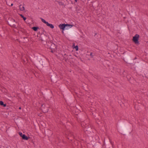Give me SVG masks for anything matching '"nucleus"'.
<instances>
[{
    "instance_id": "obj_1",
    "label": "nucleus",
    "mask_w": 148,
    "mask_h": 148,
    "mask_svg": "<svg viewBox=\"0 0 148 148\" xmlns=\"http://www.w3.org/2000/svg\"><path fill=\"white\" fill-rule=\"evenodd\" d=\"M120 126L121 129L124 133V135L127 134L129 133H130L132 131V129L131 127L127 124L121 123L120 124Z\"/></svg>"
},
{
    "instance_id": "obj_2",
    "label": "nucleus",
    "mask_w": 148,
    "mask_h": 148,
    "mask_svg": "<svg viewBox=\"0 0 148 148\" xmlns=\"http://www.w3.org/2000/svg\"><path fill=\"white\" fill-rule=\"evenodd\" d=\"M45 62L44 59L42 58H39L37 59L36 62V65L38 69H40L45 65Z\"/></svg>"
},
{
    "instance_id": "obj_3",
    "label": "nucleus",
    "mask_w": 148,
    "mask_h": 148,
    "mask_svg": "<svg viewBox=\"0 0 148 148\" xmlns=\"http://www.w3.org/2000/svg\"><path fill=\"white\" fill-rule=\"evenodd\" d=\"M42 31L43 32H42L40 37L39 38V40L41 41H46L47 38H48L47 36L45 34L46 33L43 28H42Z\"/></svg>"
},
{
    "instance_id": "obj_4",
    "label": "nucleus",
    "mask_w": 148,
    "mask_h": 148,
    "mask_svg": "<svg viewBox=\"0 0 148 148\" xmlns=\"http://www.w3.org/2000/svg\"><path fill=\"white\" fill-rule=\"evenodd\" d=\"M8 20V22L9 25L12 27L16 28L17 27L15 24V23H17V22L15 21V20L12 18H9Z\"/></svg>"
},
{
    "instance_id": "obj_5",
    "label": "nucleus",
    "mask_w": 148,
    "mask_h": 148,
    "mask_svg": "<svg viewBox=\"0 0 148 148\" xmlns=\"http://www.w3.org/2000/svg\"><path fill=\"white\" fill-rule=\"evenodd\" d=\"M49 106L47 103H44L41 105V110L44 113H46L49 110Z\"/></svg>"
},
{
    "instance_id": "obj_6",
    "label": "nucleus",
    "mask_w": 148,
    "mask_h": 148,
    "mask_svg": "<svg viewBox=\"0 0 148 148\" xmlns=\"http://www.w3.org/2000/svg\"><path fill=\"white\" fill-rule=\"evenodd\" d=\"M47 45L48 48L50 49H56V45L53 42L52 40L48 41Z\"/></svg>"
},
{
    "instance_id": "obj_7",
    "label": "nucleus",
    "mask_w": 148,
    "mask_h": 148,
    "mask_svg": "<svg viewBox=\"0 0 148 148\" xmlns=\"http://www.w3.org/2000/svg\"><path fill=\"white\" fill-rule=\"evenodd\" d=\"M104 143L103 144V145H105V147H108V148H112L113 146V143L112 142L110 139L109 140H106V142L105 139L104 140Z\"/></svg>"
},
{
    "instance_id": "obj_8",
    "label": "nucleus",
    "mask_w": 148,
    "mask_h": 148,
    "mask_svg": "<svg viewBox=\"0 0 148 148\" xmlns=\"http://www.w3.org/2000/svg\"><path fill=\"white\" fill-rule=\"evenodd\" d=\"M139 35L138 34H136L133 37L132 41L136 45H138L140 44L139 41Z\"/></svg>"
},
{
    "instance_id": "obj_9",
    "label": "nucleus",
    "mask_w": 148,
    "mask_h": 148,
    "mask_svg": "<svg viewBox=\"0 0 148 148\" xmlns=\"http://www.w3.org/2000/svg\"><path fill=\"white\" fill-rule=\"evenodd\" d=\"M124 57L125 60L124 59V60L125 62L130 64H132L133 61L131 60L130 57L129 56L126 55Z\"/></svg>"
},
{
    "instance_id": "obj_10",
    "label": "nucleus",
    "mask_w": 148,
    "mask_h": 148,
    "mask_svg": "<svg viewBox=\"0 0 148 148\" xmlns=\"http://www.w3.org/2000/svg\"><path fill=\"white\" fill-rule=\"evenodd\" d=\"M68 33L69 34L72 36H75L76 34L74 30L72 29H69L68 31Z\"/></svg>"
},
{
    "instance_id": "obj_11",
    "label": "nucleus",
    "mask_w": 148,
    "mask_h": 148,
    "mask_svg": "<svg viewBox=\"0 0 148 148\" xmlns=\"http://www.w3.org/2000/svg\"><path fill=\"white\" fill-rule=\"evenodd\" d=\"M14 130L13 129L12 127H8L6 131V132L10 134H13Z\"/></svg>"
},
{
    "instance_id": "obj_12",
    "label": "nucleus",
    "mask_w": 148,
    "mask_h": 148,
    "mask_svg": "<svg viewBox=\"0 0 148 148\" xmlns=\"http://www.w3.org/2000/svg\"><path fill=\"white\" fill-rule=\"evenodd\" d=\"M58 78V77L57 75L55 74L53 75L51 78V82L54 83H56L57 82Z\"/></svg>"
},
{
    "instance_id": "obj_13",
    "label": "nucleus",
    "mask_w": 148,
    "mask_h": 148,
    "mask_svg": "<svg viewBox=\"0 0 148 148\" xmlns=\"http://www.w3.org/2000/svg\"><path fill=\"white\" fill-rule=\"evenodd\" d=\"M58 27L61 30H64L66 27V24L65 23L60 24L59 25Z\"/></svg>"
},
{
    "instance_id": "obj_14",
    "label": "nucleus",
    "mask_w": 148,
    "mask_h": 148,
    "mask_svg": "<svg viewBox=\"0 0 148 148\" xmlns=\"http://www.w3.org/2000/svg\"><path fill=\"white\" fill-rule=\"evenodd\" d=\"M46 133L48 136H51L52 134L51 130H47L46 131Z\"/></svg>"
},
{
    "instance_id": "obj_15",
    "label": "nucleus",
    "mask_w": 148,
    "mask_h": 148,
    "mask_svg": "<svg viewBox=\"0 0 148 148\" xmlns=\"http://www.w3.org/2000/svg\"><path fill=\"white\" fill-rule=\"evenodd\" d=\"M22 31V32L25 35L27 36H29V33H28L25 29L23 30Z\"/></svg>"
},
{
    "instance_id": "obj_16",
    "label": "nucleus",
    "mask_w": 148,
    "mask_h": 148,
    "mask_svg": "<svg viewBox=\"0 0 148 148\" xmlns=\"http://www.w3.org/2000/svg\"><path fill=\"white\" fill-rule=\"evenodd\" d=\"M136 66L138 68H140L142 66V63L140 62H138L136 64Z\"/></svg>"
},
{
    "instance_id": "obj_17",
    "label": "nucleus",
    "mask_w": 148,
    "mask_h": 148,
    "mask_svg": "<svg viewBox=\"0 0 148 148\" xmlns=\"http://www.w3.org/2000/svg\"><path fill=\"white\" fill-rule=\"evenodd\" d=\"M22 139L24 140H27L29 138V136H27L25 135V134H24L23 136L21 137Z\"/></svg>"
},
{
    "instance_id": "obj_18",
    "label": "nucleus",
    "mask_w": 148,
    "mask_h": 148,
    "mask_svg": "<svg viewBox=\"0 0 148 148\" xmlns=\"http://www.w3.org/2000/svg\"><path fill=\"white\" fill-rule=\"evenodd\" d=\"M91 129V128L90 127H89L88 125H87L86 126H85V128H84V130L85 131H89V130Z\"/></svg>"
},
{
    "instance_id": "obj_19",
    "label": "nucleus",
    "mask_w": 148,
    "mask_h": 148,
    "mask_svg": "<svg viewBox=\"0 0 148 148\" xmlns=\"http://www.w3.org/2000/svg\"><path fill=\"white\" fill-rule=\"evenodd\" d=\"M45 97L47 99H49L51 97V95L49 93L47 92L45 93Z\"/></svg>"
},
{
    "instance_id": "obj_20",
    "label": "nucleus",
    "mask_w": 148,
    "mask_h": 148,
    "mask_svg": "<svg viewBox=\"0 0 148 148\" xmlns=\"http://www.w3.org/2000/svg\"><path fill=\"white\" fill-rule=\"evenodd\" d=\"M0 105L4 107H5L6 106V104L4 103L3 102L1 101H0Z\"/></svg>"
},
{
    "instance_id": "obj_21",
    "label": "nucleus",
    "mask_w": 148,
    "mask_h": 148,
    "mask_svg": "<svg viewBox=\"0 0 148 148\" xmlns=\"http://www.w3.org/2000/svg\"><path fill=\"white\" fill-rule=\"evenodd\" d=\"M47 26L49 27L51 29H53L54 28V25L53 24H51L49 23H48L47 24Z\"/></svg>"
},
{
    "instance_id": "obj_22",
    "label": "nucleus",
    "mask_w": 148,
    "mask_h": 148,
    "mask_svg": "<svg viewBox=\"0 0 148 148\" xmlns=\"http://www.w3.org/2000/svg\"><path fill=\"white\" fill-rule=\"evenodd\" d=\"M32 29H33L35 31H37L38 29H39V27H38L36 26V27H33L32 28Z\"/></svg>"
},
{
    "instance_id": "obj_23",
    "label": "nucleus",
    "mask_w": 148,
    "mask_h": 148,
    "mask_svg": "<svg viewBox=\"0 0 148 148\" xmlns=\"http://www.w3.org/2000/svg\"><path fill=\"white\" fill-rule=\"evenodd\" d=\"M56 1L58 3L59 5L63 6L64 7L65 6V5L62 2H60L57 1Z\"/></svg>"
},
{
    "instance_id": "obj_24",
    "label": "nucleus",
    "mask_w": 148,
    "mask_h": 148,
    "mask_svg": "<svg viewBox=\"0 0 148 148\" xmlns=\"http://www.w3.org/2000/svg\"><path fill=\"white\" fill-rule=\"evenodd\" d=\"M19 8L20 10L23 11L25 10V7L23 6H22V5H19Z\"/></svg>"
},
{
    "instance_id": "obj_25",
    "label": "nucleus",
    "mask_w": 148,
    "mask_h": 148,
    "mask_svg": "<svg viewBox=\"0 0 148 148\" xmlns=\"http://www.w3.org/2000/svg\"><path fill=\"white\" fill-rule=\"evenodd\" d=\"M74 46L73 48L74 49H75L76 51H77L78 50V47L77 45H76V46H75V43H74L73 44V47Z\"/></svg>"
},
{
    "instance_id": "obj_26",
    "label": "nucleus",
    "mask_w": 148,
    "mask_h": 148,
    "mask_svg": "<svg viewBox=\"0 0 148 148\" xmlns=\"http://www.w3.org/2000/svg\"><path fill=\"white\" fill-rule=\"evenodd\" d=\"M40 19L41 20V21L42 22L46 24V25L47 24L48 22H47L45 19H43L42 18H40Z\"/></svg>"
},
{
    "instance_id": "obj_27",
    "label": "nucleus",
    "mask_w": 148,
    "mask_h": 148,
    "mask_svg": "<svg viewBox=\"0 0 148 148\" xmlns=\"http://www.w3.org/2000/svg\"><path fill=\"white\" fill-rule=\"evenodd\" d=\"M63 59V60H65L66 62H68L69 61L68 57L67 56L64 57Z\"/></svg>"
},
{
    "instance_id": "obj_28",
    "label": "nucleus",
    "mask_w": 148,
    "mask_h": 148,
    "mask_svg": "<svg viewBox=\"0 0 148 148\" xmlns=\"http://www.w3.org/2000/svg\"><path fill=\"white\" fill-rule=\"evenodd\" d=\"M66 27H70V28H71L73 26V25H71L70 24H66Z\"/></svg>"
},
{
    "instance_id": "obj_29",
    "label": "nucleus",
    "mask_w": 148,
    "mask_h": 148,
    "mask_svg": "<svg viewBox=\"0 0 148 148\" xmlns=\"http://www.w3.org/2000/svg\"><path fill=\"white\" fill-rule=\"evenodd\" d=\"M20 16L21 17L23 18V19L24 21H25L26 19V17L24 16L22 14H20Z\"/></svg>"
},
{
    "instance_id": "obj_30",
    "label": "nucleus",
    "mask_w": 148,
    "mask_h": 148,
    "mask_svg": "<svg viewBox=\"0 0 148 148\" xmlns=\"http://www.w3.org/2000/svg\"><path fill=\"white\" fill-rule=\"evenodd\" d=\"M77 13H79L81 14V13H82V12L81 11V10L80 9H79L77 11Z\"/></svg>"
},
{
    "instance_id": "obj_31",
    "label": "nucleus",
    "mask_w": 148,
    "mask_h": 148,
    "mask_svg": "<svg viewBox=\"0 0 148 148\" xmlns=\"http://www.w3.org/2000/svg\"><path fill=\"white\" fill-rule=\"evenodd\" d=\"M19 134L21 137L23 136L24 134H23V133L21 132H19Z\"/></svg>"
},
{
    "instance_id": "obj_32",
    "label": "nucleus",
    "mask_w": 148,
    "mask_h": 148,
    "mask_svg": "<svg viewBox=\"0 0 148 148\" xmlns=\"http://www.w3.org/2000/svg\"><path fill=\"white\" fill-rule=\"evenodd\" d=\"M19 28H20V31H21V32H22V31H23V30L25 29H24L23 28H22L21 27H19Z\"/></svg>"
},
{
    "instance_id": "obj_33",
    "label": "nucleus",
    "mask_w": 148,
    "mask_h": 148,
    "mask_svg": "<svg viewBox=\"0 0 148 148\" xmlns=\"http://www.w3.org/2000/svg\"><path fill=\"white\" fill-rule=\"evenodd\" d=\"M51 49V53H54V52L55 51V50H56V49Z\"/></svg>"
},
{
    "instance_id": "obj_34",
    "label": "nucleus",
    "mask_w": 148,
    "mask_h": 148,
    "mask_svg": "<svg viewBox=\"0 0 148 148\" xmlns=\"http://www.w3.org/2000/svg\"><path fill=\"white\" fill-rule=\"evenodd\" d=\"M93 53L92 52H91L90 53V56H91V57L92 58H93Z\"/></svg>"
},
{
    "instance_id": "obj_35",
    "label": "nucleus",
    "mask_w": 148,
    "mask_h": 148,
    "mask_svg": "<svg viewBox=\"0 0 148 148\" xmlns=\"http://www.w3.org/2000/svg\"><path fill=\"white\" fill-rule=\"evenodd\" d=\"M127 79H128V81H129L130 82V83H131V82H130V79H131V77H130L129 78H128V77H127Z\"/></svg>"
},
{
    "instance_id": "obj_36",
    "label": "nucleus",
    "mask_w": 148,
    "mask_h": 148,
    "mask_svg": "<svg viewBox=\"0 0 148 148\" xmlns=\"http://www.w3.org/2000/svg\"><path fill=\"white\" fill-rule=\"evenodd\" d=\"M78 7H75L76 11H77L79 9Z\"/></svg>"
},
{
    "instance_id": "obj_37",
    "label": "nucleus",
    "mask_w": 148,
    "mask_h": 148,
    "mask_svg": "<svg viewBox=\"0 0 148 148\" xmlns=\"http://www.w3.org/2000/svg\"><path fill=\"white\" fill-rule=\"evenodd\" d=\"M2 47V44H0V49H1Z\"/></svg>"
},
{
    "instance_id": "obj_38",
    "label": "nucleus",
    "mask_w": 148,
    "mask_h": 148,
    "mask_svg": "<svg viewBox=\"0 0 148 148\" xmlns=\"http://www.w3.org/2000/svg\"><path fill=\"white\" fill-rule=\"evenodd\" d=\"M0 148H5L4 147L2 146H0Z\"/></svg>"
},
{
    "instance_id": "obj_39",
    "label": "nucleus",
    "mask_w": 148,
    "mask_h": 148,
    "mask_svg": "<svg viewBox=\"0 0 148 148\" xmlns=\"http://www.w3.org/2000/svg\"><path fill=\"white\" fill-rule=\"evenodd\" d=\"M126 29V28L125 27H122V29L124 30V29Z\"/></svg>"
},
{
    "instance_id": "obj_40",
    "label": "nucleus",
    "mask_w": 148,
    "mask_h": 148,
    "mask_svg": "<svg viewBox=\"0 0 148 148\" xmlns=\"http://www.w3.org/2000/svg\"><path fill=\"white\" fill-rule=\"evenodd\" d=\"M64 57H67L68 55H67L66 54H64Z\"/></svg>"
},
{
    "instance_id": "obj_41",
    "label": "nucleus",
    "mask_w": 148,
    "mask_h": 148,
    "mask_svg": "<svg viewBox=\"0 0 148 148\" xmlns=\"http://www.w3.org/2000/svg\"><path fill=\"white\" fill-rule=\"evenodd\" d=\"M68 139L69 140H71V141H72V139H70V138L69 137H68Z\"/></svg>"
},
{
    "instance_id": "obj_42",
    "label": "nucleus",
    "mask_w": 148,
    "mask_h": 148,
    "mask_svg": "<svg viewBox=\"0 0 148 148\" xmlns=\"http://www.w3.org/2000/svg\"><path fill=\"white\" fill-rule=\"evenodd\" d=\"M28 36H27V37H23V39H25V38H28Z\"/></svg>"
},
{
    "instance_id": "obj_43",
    "label": "nucleus",
    "mask_w": 148,
    "mask_h": 148,
    "mask_svg": "<svg viewBox=\"0 0 148 148\" xmlns=\"http://www.w3.org/2000/svg\"><path fill=\"white\" fill-rule=\"evenodd\" d=\"M13 5V3H11V5L10 6H12Z\"/></svg>"
},
{
    "instance_id": "obj_44",
    "label": "nucleus",
    "mask_w": 148,
    "mask_h": 148,
    "mask_svg": "<svg viewBox=\"0 0 148 148\" xmlns=\"http://www.w3.org/2000/svg\"><path fill=\"white\" fill-rule=\"evenodd\" d=\"M71 137L73 138H74V136L72 135H71Z\"/></svg>"
},
{
    "instance_id": "obj_45",
    "label": "nucleus",
    "mask_w": 148,
    "mask_h": 148,
    "mask_svg": "<svg viewBox=\"0 0 148 148\" xmlns=\"http://www.w3.org/2000/svg\"><path fill=\"white\" fill-rule=\"evenodd\" d=\"M64 30H62V34L64 33Z\"/></svg>"
},
{
    "instance_id": "obj_46",
    "label": "nucleus",
    "mask_w": 148,
    "mask_h": 148,
    "mask_svg": "<svg viewBox=\"0 0 148 148\" xmlns=\"http://www.w3.org/2000/svg\"><path fill=\"white\" fill-rule=\"evenodd\" d=\"M19 108V110H21V107H19V108Z\"/></svg>"
},
{
    "instance_id": "obj_47",
    "label": "nucleus",
    "mask_w": 148,
    "mask_h": 148,
    "mask_svg": "<svg viewBox=\"0 0 148 148\" xmlns=\"http://www.w3.org/2000/svg\"><path fill=\"white\" fill-rule=\"evenodd\" d=\"M76 2H77V0H74Z\"/></svg>"
},
{
    "instance_id": "obj_48",
    "label": "nucleus",
    "mask_w": 148,
    "mask_h": 148,
    "mask_svg": "<svg viewBox=\"0 0 148 148\" xmlns=\"http://www.w3.org/2000/svg\"><path fill=\"white\" fill-rule=\"evenodd\" d=\"M39 34H40V32H38V35Z\"/></svg>"
},
{
    "instance_id": "obj_49",
    "label": "nucleus",
    "mask_w": 148,
    "mask_h": 148,
    "mask_svg": "<svg viewBox=\"0 0 148 148\" xmlns=\"http://www.w3.org/2000/svg\"><path fill=\"white\" fill-rule=\"evenodd\" d=\"M38 116H41V115H40V114H39V115H38Z\"/></svg>"
},
{
    "instance_id": "obj_50",
    "label": "nucleus",
    "mask_w": 148,
    "mask_h": 148,
    "mask_svg": "<svg viewBox=\"0 0 148 148\" xmlns=\"http://www.w3.org/2000/svg\"><path fill=\"white\" fill-rule=\"evenodd\" d=\"M136 59V57H135L134 59Z\"/></svg>"
},
{
    "instance_id": "obj_51",
    "label": "nucleus",
    "mask_w": 148,
    "mask_h": 148,
    "mask_svg": "<svg viewBox=\"0 0 148 148\" xmlns=\"http://www.w3.org/2000/svg\"><path fill=\"white\" fill-rule=\"evenodd\" d=\"M0 35L1 36H1V34H0Z\"/></svg>"
}]
</instances>
